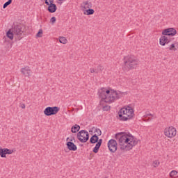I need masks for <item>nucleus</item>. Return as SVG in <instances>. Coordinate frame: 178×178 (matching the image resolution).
Listing matches in <instances>:
<instances>
[{
	"label": "nucleus",
	"mask_w": 178,
	"mask_h": 178,
	"mask_svg": "<svg viewBox=\"0 0 178 178\" xmlns=\"http://www.w3.org/2000/svg\"><path fill=\"white\" fill-rule=\"evenodd\" d=\"M115 138L118 140L121 151H130V149H133V147H136L138 144V141H140L131 134L118 133L115 134Z\"/></svg>",
	"instance_id": "1"
},
{
	"label": "nucleus",
	"mask_w": 178,
	"mask_h": 178,
	"mask_svg": "<svg viewBox=\"0 0 178 178\" xmlns=\"http://www.w3.org/2000/svg\"><path fill=\"white\" fill-rule=\"evenodd\" d=\"M98 93L102 101L106 102V104H112V102H115V101L120 99V98L124 95V93L120 91L113 90H106L105 88H102L100 90H99Z\"/></svg>",
	"instance_id": "2"
},
{
	"label": "nucleus",
	"mask_w": 178,
	"mask_h": 178,
	"mask_svg": "<svg viewBox=\"0 0 178 178\" xmlns=\"http://www.w3.org/2000/svg\"><path fill=\"white\" fill-rule=\"evenodd\" d=\"M140 62L138 60L136 59L133 56H128L124 58V65L122 67V70L124 72H129V70H131V69H134V67H137V65H138Z\"/></svg>",
	"instance_id": "3"
},
{
	"label": "nucleus",
	"mask_w": 178,
	"mask_h": 178,
	"mask_svg": "<svg viewBox=\"0 0 178 178\" xmlns=\"http://www.w3.org/2000/svg\"><path fill=\"white\" fill-rule=\"evenodd\" d=\"M118 116L120 120H122L123 122L130 120L134 116V110L130 106L122 108L120 110Z\"/></svg>",
	"instance_id": "4"
},
{
	"label": "nucleus",
	"mask_w": 178,
	"mask_h": 178,
	"mask_svg": "<svg viewBox=\"0 0 178 178\" xmlns=\"http://www.w3.org/2000/svg\"><path fill=\"white\" fill-rule=\"evenodd\" d=\"M13 33L17 41H20L24 37L23 35V31L22 30V26L19 25H15L12 27Z\"/></svg>",
	"instance_id": "5"
},
{
	"label": "nucleus",
	"mask_w": 178,
	"mask_h": 178,
	"mask_svg": "<svg viewBox=\"0 0 178 178\" xmlns=\"http://www.w3.org/2000/svg\"><path fill=\"white\" fill-rule=\"evenodd\" d=\"M77 138L81 143H87L90 138V134L86 130H81L77 133Z\"/></svg>",
	"instance_id": "6"
},
{
	"label": "nucleus",
	"mask_w": 178,
	"mask_h": 178,
	"mask_svg": "<svg viewBox=\"0 0 178 178\" xmlns=\"http://www.w3.org/2000/svg\"><path fill=\"white\" fill-rule=\"evenodd\" d=\"M60 111V108L58 106H54V107H47L44 111V114L46 116H52L54 115H56L58 112Z\"/></svg>",
	"instance_id": "7"
},
{
	"label": "nucleus",
	"mask_w": 178,
	"mask_h": 178,
	"mask_svg": "<svg viewBox=\"0 0 178 178\" xmlns=\"http://www.w3.org/2000/svg\"><path fill=\"white\" fill-rule=\"evenodd\" d=\"M164 134L165 137H168V138H172L175 137L176 134H177V131H176V128L173 127H169L165 129Z\"/></svg>",
	"instance_id": "8"
},
{
	"label": "nucleus",
	"mask_w": 178,
	"mask_h": 178,
	"mask_svg": "<svg viewBox=\"0 0 178 178\" xmlns=\"http://www.w3.org/2000/svg\"><path fill=\"white\" fill-rule=\"evenodd\" d=\"M107 145L110 152L115 154V152L118 151V142L115 139L109 140Z\"/></svg>",
	"instance_id": "9"
},
{
	"label": "nucleus",
	"mask_w": 178,
	"mask_h": 178,
	"mask_svg": "<svg viewBox=\"0 0 178 178\" xmlns=\"http://www.w3.org/2000/svg\"><path fill=\"white\" fill-rule=\"evenodd\" d=\"M163 35H166L167 37H173L177 34V31L175 28H168L164 29L162 31Z\"/></svg>",
	"instance_id": "10"
},
{
	"label": "nucleus",
	"mask_w": 178,
	"mask_h": 178,
	"mask_svg": "<svg viewBox=\"0 0 178 178\" xmlns=\"http://www.w3.org/2000/svg\"><path fill=\"white\" fill-rule=\"evenodd\" d=\"M173 38H171L169 36L163 35L160 38V45H162V47H165L166 44H169Z\"/></svg>",
	"instance_id": "11"
},
{
	"label": "nucleus",
	"mask_w": 178,
	"mask_h": 178,
	"mask_svg": "<svg viewBox=\"0 0 178 178\" xmlns=\"http://www.w3.org/2000/svg\"><path fill=\"white\" fill-rule=\"evenodd\" d=\"M21 73L24 77H30V76H31V70L30 69V67L25 66L21 69Z\"/></svg>",
	"instance_id": "12"
},
{
	"label": "nucleus",
	"mask_w": 178,
	"mask_h": 178,
	"mask_svg": "<svg viewBox=\"0 0 178 178\" xmlns=\"http://www.w3.org/2000/svg\"><path fill=\"white\" fill-rule=\"evenodd\" d=\"M81 8H83V10H87L88 9H91V8H92V3L88 1H83L81 3Z\"/></svg>",
	"instance_id": "13"
},
{
	"label": "nucleus",
	"mask_w": 178,
	"mask_h": 178,
	"mask_svg": "<svg viewBox=\"0 0 178 178\" xmlns=\"http://www.w3.org/2000/svg\"><path fill=\"white\" fill-rule=\"evenodd\" d=\"M66 145L70 151H77V146L72 142H67Z\"/></svg>",
	"instance_id": "14"
},
{
	"label": "nucleus",
	"mask_w": 178,
	"mask_h": 178,
	"mask_svg": "<svg viewBox=\"0 0 178 178\" xmlns=\"http://www.w3.org/2000/svg\"><path fill=\"white\" fill-rule=\"evenodd\" d=\"M56 9H58V8L56 7V4L49 5L48 10L49 13H55L56 12Z\"/></svg>",
	"instance_id": "15"
},
{
	"label": "nucleus",
	"mask_w": 178,
	"mask_h": 178,
	"mask_svg": "<svg viewBox=\"0 0 178 178\" xmlns=\"http://www.w3.org/2000/svg\"><path fill=\"white\" fill-rule=\"evenodd\" d=\"M168 49H169V51H177L178 42H175L174 43H172Z\"/></svg>",
	"instance_id": "16"
},
{
	"label": "nucleus",
	"mask_w": 178,
	"mask_h": 178,
	"mask_svg": "<svg viewBox=\"0 0 178 178\" xmlns=\"http://www.w3.org/2000/svg\"><path fill=\"white\" fill-rule=\"evenodd\" d=\"M92 131H94V133H97L96 135L97 136V137L102 134V131H101V129L95 128V127H93L91 129L89 130L90 133H92Z\"/></svg>",
	"instance_id": "17"
},
{
	"label": "nucleus",
	"mask_w": 178,
	"mask_h": 178,
	"mask_svg": "<svg viewBox=\"0 0 178 178\" xmlns=\"http://www.w3.org/2000/svg\"><path fill=\"white\" fill-rule=\"evenodd\" d=\"M98 140H99V138H98V136H97V134H95L90 138V143L91 144H95L98 143Z\"/></svg>",
	"instance_id": "18"
},
{
	"label": "nucleus",
	"mask_w": 178,
	"mask_h": 178,
	"mask_svg": "<svg viewBox=\"0 0 178 178\" xmlns=\"http://www.w3.org/2000/svg\"><path fill=\"white\" fill-rule=\"evenodd\" d=\"M6 35L8 38H10V40H13V37H15V33H13V31L12 30V29L8 31V32L6 33Z\"/></svg>",
	"instance_id": "19"
},
{
	"label": "nucleus",
	"mask_w": 178,
	"mask_h": 178,
	"mask_svg": "<svg viewBox=\"0 0 178 178\" xmlns=\"http://www.w3.org/2000/svg\"><path fill=\"white\" fill-rule=\"evenodd\" d=\"M79 130L80 127L78 124H75L71 128L72 133H77V131H79Z\"/></svg>",
	"instance_id": "20"
},
{
	"label": "nucleus",
	"mask_w": 178,
	"mask_h": 178,
	"mask_svg": "<svg viewBox=\"0 0 178 178\" xmlns=\"http://www.w3.org/2000/svg\"><path fill=\"white\" fill-rule=\"evenodd\" d=\"M94 9L88 8V10H84V15H87L88 16H90L91 15H94Z\"/></svg>",
	"instance_id": "21"
},
{
	"label": "nucleus",
	"mask_w": 178,
	"mask_h": 178,
	"mask_svg": "<svg viewBox=\"0 0 178 178\" xmlns=\"http://www.w3.org/2000/svg\"><path fill=\"white\" fill-rule=\"evenodd\" d=\"M104 70V67L102 65H98L97 68H95V73L98 74V73H102Z\"/></svg>",
	"instance_id": "22"
},
{
	"label": "nucleus",
	"mask_w": 178,
	"mask_h": 178,
	"mask_svg": "<svg viewBox=\"0 0 178 178\" xmlns=\"http://www.w3.org/2000/svg\"><path fill=\"white\" fill-rule=\"evenodd\" d=\"M178 172L177 170H172L170 172V177H178Z\"/></svg>",
	"instance_id": "23"
},
{
	"label": "nucleus",
	"mask_w": 178,
	"mask_h": 178,
	"mask_svg": "<svg viewBox=\"0 0 178 178\" xmlns=\"http://www.w3.org/2000/svg\"><path fill=\"white\" fill-rule=\"evenodd\" d=\"M99 148H101V145H98V143H96L95 147L93 148V152L95 154H98V151H99Z\"/></svg>",
	"instance_id": "24"
},
{
	"label": "nucleus",
	"mask_w": 178,
	"mask_h": 178,
	"mask_svg": "<svg viewBox=\"0 0 178 178\" xmlns=\"http://www.w3.org/2000/svg\"><path fill=\"white\" fill-rule=\"evenodd\" d=\"M59 42H60V44H67V39L65 37H60Z\"/></svg>",
	"instance_id": "25"
},
{
	"label": "nucleus",
	"mask_w": 178,
	"mask_h": 178,
	"mask_svg": "<svg viewBox=\"0 0 178 178\" xmlns=\"http://www.w3.org/2000/svg\"><path fill=\"white\" fill-rule=\"evenodd\" d=\"M0 156L1 158H6V152L4 149H0Z\"/></svg>",
	"instance_id": "26"
},
{
	"label": "nucleus",
	"mask_w": 178,
	"mask_h": 178,
	"mask_svg": "<svg viewBox=\"0 0 178 178\" xmlns=\"http://www.w3.org/2000/svg\"><path fill=\"white\" fill-rule=\"evenodd\" d=\"M10 3H12V0H8L7 2H6L3 4V9H6V8H8V6H9V5H10Z\"/></svg>",
	"instance_id": "27"
},
{
	"label": "nucleus",
	"mask_w": 178,
	"mask_h": 178,
	"mask_svg": "<svg viewBox=\"0 0 178 178\" xmlns=\"http://www.w3.org/2000/svg\"><path fill=\"white\" fill-rule=\"evenodd\" d=\"M5 151H6V155H10L11 154H13V150L12 149H9L8 148H5Z\"/></svg>",
	"instance_id": "28"
},
{
	"label": "nucleus",
	"mask_w": 178,
	"mask_h": 178,
	"mask_svg": "<svg viewBox=\"0 0 178 178\" xmlns=\"http://www.w3.org/2000/svg\"><path fill=\"white\" fill-rule=\"evenodd\" d=\"M103 111H111V106H103Z\"/></svg>",
	"instance_id": "29"
},
{
	"label": "nucleus",
	"mask_w": 178,
	"mask_h": 178,
	"mask_svg": "<svg viewBox=\"0 0 178 178\" xmlns=\"http://www.w3.org/2000/svg\"><path fill=\"white\" fill-rule=\"evenodd\" d=\"M42 29H40L38 33L36 34V37H42Z\"/></svg>",
	"instance_id": "30"
},
{
	"label": "nucleus",
	"mask_w": 178,
	"mask_h": 178,
	"mask_svg": "<svg viewBox=\"0 0 178 178\" xmlns=\"http://www.w3.org/2000/svg\"><path fill=\"white\" fill-rule=\"evenodd\" d=\"M159 161H155L153 162V166L154 168H158L159 165Z\"/></svg>",
	"instance_id": "31"
},
{
	"label": "nucleus",
	"mask_w": 178,
	"mask_h": 178,
	"mask_svg": "<svg viewBox=\"0 0 178 178\" xmlns=\"http://www.w3.org/2000/svg\"><path fill=\"white\" fill-rule=\"evenodd\" d=\"M50 22L52 23V24H54V23L56 22V17H52L50 19Z\"/></svg>",
	"instance_id": "32"
},
{
	"label": "nucleus",
	"mask_w": 178,
	"mask_h": 178,
	"mask_svg": "<svg viewBox=\"0 0 178 178\" xmlns=\"http://www.w3.org/2000/svg\"><path fill=\"white\" fill-rule=\"evenodd\" d=\"M97 144L101 146L102 145V139H99L97 141Z\"/></svg>",
	"instance_id": "33"
},
{
	"label": "nucleus",
	"mask_w": 178,
	"mask_h": 178,
	"mask_svg": "<svg viewBox=\"0 0 178 178\" xmlns=\"http://www.w3.org/2000/svg\"><path fill=\"white\" fill-rule=\"evenodd\" d=\"M90 73H95V68H90Z\"/></svg>",
	"instance_id": "34"
},
{
	"label": "nucleus",
	"mask_w": 178,
	"mask_h": 178,
	"mask_svg": "<svg viewBox=\"0 0 178 178\" xmlns=\"http://www.w3.org/2000/svg\"><path fill=\"white\" fill-rule=\"evenodd\" d=\"M21 108L22 109H25L26 108V104H21Z\"/></svg>",
	"instance_id": "35"
},
{
	"label": "nucleus",
	"mask_w": 178,
	"mask_h": 178,
	"mask_svg": "<svg viewBox=\"0 0 178 178\" xmlns=\"http://www.w3.org/2000/svg\"><path fill=\"white\" fill-rule=\"evenodd\" d=\"M45 3H46V5H47L48 6H49V5H50L49 2H48V0H45Z\"/></svg>",
	"instance_id": "36"
},
{
	"label": "nucleus",
	"mask_w": 178,
	"mask_h": 178,
	"mask_svg": "<svg viewBox=\"0 0 178 178\" xmlns=\"http://www.w3.org/2000/svg\"><path fill=\"white\" fill-rule=\"evenodd\" d=\"M49 3H50V5L54 4V0H49Z\"/></svg>",
	"instance_id": "37"
},
{
	"label": "nucleus",
	"mask_w": 178,
	"mask_h": 178,
	"mask_svg": "<svg viewBox=\"0 0 178 178\" xmlns=\"http://www.w3.org/2000/svg\"><path fill=\"white\" fill-rule=\"evenodd\" d=\"M147 116H152V114L149 113V114H147Z\"/></svg>",
	"instance_id": "38"
},
{
	"label": "nucleus",
	"mask_w": 178,
	"mask_h": 178,
	"mask_svg": "<svg viewBox=\"0 0 178 178\" xmlns=\"http://www.w3.org/2000/svg\"><path fill=\"white\" fill-rule=\"evenodd\" d=\"M72 141H73V139H70L68 143H72Z\"/></svg>",
	"instance_id": "39"
},
{
	"label": "nucleus",
	"mask_w": 178,
	"mask_h": 178,
	"mask_svg": "<svg viewBox=\"0 0 178 178\" xmlns=\"http://www.w3.org/2000/svg\"><path fill=\"white\" fill-rule=\"evenodd\" d=\"M69 140V138H67L66 140L67 141Z\"/></svg>",
	"instance_id": "40"
},
{
	"label": "nucleus",
	"mask_w": 178,
	"mask_h": 178,
	"mask_svg": "<svg viewBox=\"0 0 178 178\" xmlns=\"http://www.w3.org/2000/svg\"><path fill=\"white\" fill-rule=\"evenodd\" d=\"M58 1H63V0H58Z\"/></svg>",
	"instance_id": "41"
}]
</instances>
